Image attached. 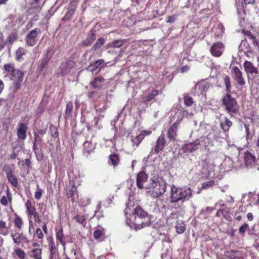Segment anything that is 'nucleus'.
Segmentation results:
<instances>
[{"label":"nucleus","mask_w":259,"mask_h":259,"mask_svg":"<svg viewBox=\"0 0 259 259\" xmlns=\"http://www.w3.org/2000/svg\"><path fill=\"white\" fill-rule=\"evenodd\" d=\"M148 175L144 171L140 172L137 177V186L138 188L142 189L145 188L144 184L147 181Z\"/></svg>","instance_id":"a211bd4d"},{"label":"nucleus","mask_w":259,"mask_h":259,"mask_svg":"<svg viewBox=\"0 0 259 259\" xmlns=\"http://www.w3.org/2000/svg\"><path fill=\"white\" fill-rule=\"evenodd\" d=\"M36 236L39 239H43L44 238V234L40 228H37L35 231V233L34 234L33 237Z\"/></svg>","instance_id":"603ef678"},{"label":"nucleus","mask_w":259,"mask_h":259,"mask_svg":"<svg viewBox=\"0 0 259 259\" xmlns=\"http://www.w3.org/2000/svg\"><path fill=\"white\" fill-rule=\"evenodd\" d=\"M11 236L14 243L18 245L23 240V235L22 233L19 232H13L11 234Z\"/></svg>","instance_id":"c9c22d12"},{"label":"nucleus","mask_w":259,"mask_h":259,"mask_svg":"<svg viewBox=\"0 0 259 259\" xmlns=\"http://www.w3.org/2000/svg\"><path fill=\"white\" fill-rule=\"evenodd\" d=\"M73 103L71 102H68L66 104V109H65V119H70L72 116V112H73Z\"/></svg>","instance_id":"473e14b6"},{"label":"nucleus","mask_w":259,"mask_h":259,"mask_svg":"<svg viewBox=\"0 0 259 259\" xmlns=\"http://www.w3.org/2000/svg\"><path fill=\"white\" fill-rule=\"evenodd\" d=\"M75 193H77V187L73 181H70L69 184L67 185L66 187V196L68 198H71V200L73 201Z\"/></svg>","instance_id":"4468645a"},{"label":"nucleus","mask_w":259,"mask_h":259,"mask_svg":"<svg viewBox=\"0 0 259 259\" xmlns=\"http://www.w3.org/2000/svg\"><path fill=\"white\" fill-rule=\"evenodd\" d=\"M75 7L74 6H70L66 12L64 16L62 18V21H67L70 19L73 15L74 14Z\"/></svg>","instance_id":"58836bf2"},{"label":"nucleus","mask_w":259,"mask_h":259,"mask_svg":"<svg viewBox=\"0 0 259 259\" xmlns=\"http://www.w3.org/2000/svg\"><path fill=\"white\" fill-rule=\"evenodd\" d=\"M158 94L159 91L158 90H153L150 94L143 98V102L145 104H147L153 100L155 97L158 95Z\"/></svg>","instance_id":"4c0bfd02"},{"label":"nucleus","mask_w":259,"mask_h":259,"mask_svg":"<svg viewBox=\"0 0 259 259\" xmlns=\"http://www.w3.org/2000/svg\"><path fill=\"white\" fill-rule=\"evenodd\" d=\"M9 229V227L7 226L6 222L0 220V235L5 236L8 235L10 233Z\"/></svg>","instance_id":"e433bc0d"},{"label":"nucleus","mask_w":259,"mask_h":259,"mask_svg":"<svg viewBox=\"0 0 259 259\" xmlns=\"http://www.w3.org/2000/svg\"><path fill=\"white\" fill-rule=\"evenodd\" d=\"M27 50L23 47H19L15 53V59L17 61L20 62L23 59V56L25 55Z\"/></svg>","instance_id":"f704fd0d"},{"label":"nucleus","mask_w":259,"mask_h":259,"mask_svg":"<svg viewBox=\"0 0 259 259\" xmlns=\"http://www.w3.org/2000/svg\"><path fill=\"white\" fill-rule=\"evenodd\" d=\"M176 17L175 16H168V19L166 21V22L172 23L176 21Z\"/></svg>","instance_id":"774afa93"},{"label":"nucleus","mask_w":259,"mask_h":259,"mask_svg":"<svg viewBox=\"0 0 259 259\" xmlns=\"http://www.w3.org/2000/svg\"><path fill=\"white\" fill-rule=\"evenodd\" d=\"M238 49L240 52H243L247 56H249V54H251L252 53L251 49L246 39H244L241 41Z\"/></svg>","instance_id":"5701e85b"},{"label":"nucleus","mask_w":259,"mask_h":259,"mask_svg":"<svg viewBox=\"0 0 259 259\" xmlns=\"http://www.w3.org/2000/svg\"><path fill=\"white\" fill-rule=\"evenodd\" d=\"M29 255L33 259H42V249L39 248H33L29 252Z\"/></svg>","instance_id":"7c9ffc66"},{"label":"nucleus","mask_w":259,"mask_h":259,"mask_svg":"<svg viewBox=\"0 0 259 259\" xmlns=\"http://www.w3.org/2000/svg\"><path fill=\"white\" fill-rule=\"evenodd\" d=\"M104 234V230L103 229H96L93 234L94 237L95 239L100 240L101 237Z\"/></svg>","instance_id":"8fccbe9b"},{"label":"nucleus","mask_w":259,"mask_h":259,"mask_svg":"<svg viewBox=\"0 0 259 259\" xmlns=\"http://www.w3.org/2000/svg\"><path fill=\"white\" fill-rule=\"evenodd\" d=\"M54 55V50L52 48H48L46 54L43 56L40 64L38 66V69L40 71H42L44 70Z\"/></svg>","instance_id":"9d476101"},{"label":"nucleus","mask_w":259,"mask_h":259,"mask_svg":"<svg viewBox=\"0 0 259 259\" xmlns=\"http://www.w3.org/2000/svg\"><path fill=\"white\" fill-rule=\"evenodd\" d=\"M152 215L149 214L142 207L136 205L132 214L126 219V224L136 231L151 225Z\"/></svg>","instance_id":"f257e3e1"},{"label":"nucleus","mask_w":259,"mask_h":259,"mask_svg":"<svg viewBox=\"0 0 259 259\" xmlns=\"http://www.w3.org/2000/svg\"><path fill=\"white\" fill-rule=\"evenodd\" d=\"M34 230V226L33 225V223L31 220H29V228H28L29 234H32Z\"/></svg>","instance_id":"680f3d73"},{"label":"nucleus","mask_w":259,"mask_h":259,"mask_svg":"<svg viewBox=\"0 0 259 259\" xmlns=\"http://www.w3.org/2000/svg\"><path fill=\"white\" fill-rule=\"evenodd\" d=\"M208 88V86L204 81L199 82L195 86V89L196 90H198L200 92L207 91Z\"/></svg>","instance_id":"79ce46f5"},{"label":"nucleus","mask_w":259,"mask_h":259,"mask_svg":"<svg viewBox=\"0 0 259 259\" xmlns=\"http://www.w3.org/2000/svg\"><path fill=\"white\" fill-rule=\"evenodd\" d=\"M224 34V32L222 30H218L217 28H215V31L214 33V35L215 37L220 38Z\"/></svg>","instance_id":"69168bd1"},{"label":"nucleus","mask_w":259,"mask_h":259,"mask_svg":"<svg viewBox=\"0 0 259 259\" xmlns=\"http://www.w3.org/2000/svg\"><path fill=\"white\" fill-rule=\"evenodd\" d=\"M14 253L20 259H26V253L20 248H18L14 250Z\"/></svg>","instance_id":"49530a36"},{"label":"nucleus","mask_w":259,"mask_h":259,"mask_svg":"<svg viewBox=\"0 0 259 259\" xmlns=\"http://www.w3.org/2000/svg\"><path fill=\"white\" fill-rule=\"evenodd\" d=\"M232 124V122L227 117H225L224 120L220 123V126L223 132L227 134Z\"/></svg>","instance_id":"a878e982"},{"label":"nucleus","mask_w":259,"mask_h":259,"mask_svg":"<svg viewBox=\"0 0 259 259\" xmlns=\"http://www.w3.org/2000/svg\"><path fill=\"white\" fill-rule=\"evenodd\" d=\"M34 143L40 144L42 141L41 138L38 135L36 132H34Z\"/></svg>","instance_id":"4d7b16f0"},{"label":"nucleus","mask_w":259,"mask_h":259,"mask_svg":"<svg viewBox=\"0 0 259 259\" xmlns=\"http://www.w3.org/2000/svg\"><path fill=\"white\" fill-rule=\"evenodd\" d=\"M40 1L41 0H33V2L32 3V5H34L35 6L33 7V8L35 9H41V6L40 4Z\"/></svg>","instance_id":"e2e57ef3"},{"label":"nucleus","mask_w":259,"mask_h":259,"mask_svg":"<svg viewBox=\"0 0 259 259\" xmlns=\"http://www.w3.org/2000/svg\"><path fill=\"white\" fill-rule=\"evenodd\" d=\"M188 112L185 110H180L178 112V118L177 121L172 123L168 128L167 132V136L170 141H174L177 136V132L178 130V125L179 124L182 118L187 116Z\"/></svg>","instance_id":"423d86ee"},{"label":"nucleus","mask_w":259,"mask_h":259,"mask_svg":"<svg viewBox=\"0 0 259 259\" xmlns=\"http://www.w3.org/2000/svg\"><path fill=\"white\" fill-rule=\"evenodd\" d=\"M13 222L15 225V227L17 229L18 231H20L22 229L23 221L22 219L20 216L16 214Z\"/></svg>","instance_id":"ea45409f"},{"label":"nucleus","mask_w":259,"mask_h":259,"mask_svg":"<svg viewBox=\"0 0 259 259\" xmlns=\"http://www.w3.org/2000/svg\"><path fill=\"white\" fill-rule=\"evenodd\" d=\"M199 145L200 141L199 139H197L193 142L185 144L183 146L182 150L185 153H191L196 150Z\"/></svg>","instance_id":"dca6fc26"},{"label":"nucleus","mask_w":259,"mask_h":259,"mask_svg":"<svg viewBox=\"0 0 259 259\" xmlns=\"http://www.w3.org/2000/svg\"><path fill=\"white\" fill-rule=\"evenodd\" d=\"M55 235L57 241L60 242V244L63 247L64 249H65L67 242L65 240V236L62 227L55 229Z\"/></svg>","instance_id":"f3484780"},{"label":"nucleus","mask_w":259,"mask_h":259,"mask_svg":"<svg viewBox=\"0 0 259 259\" xmlns=\"http://www.w3.org/2000/svg\"><path fill=\"white\" fill-rule=\"evenodd\" d=\"M244 160L245 164L247 167L251 168L255 165L256 162V157L251 153V152L247 151L244 153Z\"/></svg>","instance_id":"2eb2a0df"},{"label":"nucleus","mask_w":259,"mask_h":259,"mask_svg":"<svg viewBox=\"0 0 259 259\" xmlns=\"http://www.w3.org/2000/svg\"><path fill=\"white\" fill-rule=\"evenodd\" d=\"M5 76H8L12 81L11 89L14 92H16L20 89L24 76V72L22 70L16 69L14 63L5 64L3 67Z\"/></svg>","instance_id":"f03ea898"},{"label":"nucleus","mask_w":259,"mask_h":259,"mask_svg":"<svg viewBox=\"0 0 259 259\" xmlns=\"http://www.w3.org/2000/svg\"><path fill=\"white\" fill-rule=\"evenodd\" d=\"M47 240L48 242L49 250L50 255L52 256H53L55 254L56 251L58 250V247L56 245L53 237H51L48 238Z\"/></svg>","instance_id":"bb28decb"},{"label":"nucleus","mask_w":259,"mask_h":259,"mask_svg":"<svg viewBox=\"0 0 259 259\" xmlns=\"http://www.w3.org/2000/svg\"><path fill=\"white\" fill-rule=\"evenodd\" d=\"M37 191H36L34 193V197L36 200H39L42 196V191L41 189L39 188V186L37 184Z\"/></svg>","instance_id":"6e6d98bb"},{"label":"nucleus","mask_w":259,"mask_h":259,"mask_svg":"<svg viewBox=\"0 0 259 259\" xmlns=\"http://www.w3.org/2000/svg\"><path fill=\"white\" fill-rule=\"evenodd\" d=\"M126 207L124 209V213L127 219L130 217V214H132V211L134 210L136 205H139L137 202V200L135 199L134 196L133 194H130L127 201L125 203Z\"/></svg>","instance_id":"6e6552de"},{"label":"nucleus","mask_w":259,"mask_h":259,"mask_svg":"<svg viewBox=\"0 0 259 259\" xmlns=\"http://www.w3.org/2000/svg\"><path fill=\"white\" fill-rule=\"evenodd\" d=\"M176 231L179 234L183 233L185 230V225L182 222H177L176 225Z\"/></svg>","instance_id":"37998d69"},{"label":"nucleus","mask_w":259,"mask_h":259,"mask_svg":"<svg viewBox=\"0 0 259 259\" xmlns=\"http://www.w3.org/2000/svg\"><path fill=\"white\" fill-rule=\"evenodd\" d=\"M243 67L247 75L249 74H257L258 73L257 68L255 67L250 61H245L243 64Z\"/></svg>","instance_id":"aec40b11"},{"label":"nucleus","mask_w":259,"mask_h":259,"mask_svg":"<svg viewBox=\"0 0 259 259\" xmlns=\"http://www.w3.org/2000/svg\"><path fill=\"white\" fill-rule=\"evenodd\" d=\"M151 183L149 185H145L146 189H150L149 192L151 196L157 198L162 196L165 192L166 190V183L162 179L155 178L150 180Z\"/></svg>","instance_id":"20e7f679"},{"label":"nucleus","mask_w":259,"mask_h":259,"mask_svg":"<svg viewBox=\"0 0 259 259\" xmlns=\"http://www.w3.org/2000/svg\"><path fill=\"white\" fill-rule=\"evenodd\" d=\"M37 145H38V144H35L33 143L32 149L33 150L36 155V157L38 160H40L42 158V155H39L37 150L38 148L37 147Z\"/></svg>","instance_id":"864d4df0"},{"label":"nucleus","mask_w":259,"mask_h":259,"mask_svg":"<svg viewBox=\"0 0 259 259\" xmlns=\"http://www.w3.org/2000/svg\"><path fill=\"white\" fill-rule=\"evenodd\" d=\"M232 74L234 75L233 78L237 81L239 85L242 86L245 84V81L243 77L242 72L237 66L233 67Z\"/></svg>","instance_id":"9b49d317"},{"label":"nucleus","mask_w":259,"mask_h":259,"mask_svg":"<svg viewBox=\"0 0 259 259\" xmlns=\"http://www.w3.org/2000/svg\"><path fill=\"white\" fill-rule=\"evenodd\" d=\"M26 212L28 218L33 217L34 220L37 223H40L41 221L38 212L36 211V207L33 206L30 199H28L25 203Z\"/></svg>","instance_id":"0eeeda50"},{"label":"nucleus","mask_w":259,"mask_h":259,"mask_svg":"<svg viewBox=\"0 0 259 259\" xmlns=\"http://www.w3.org/2000/svg\"><path fill=\"white\" fill-rule=\"evenodd\" d=\"M123 42H126L125 40H114V49L119 48L123 45Z\"/></svg>","instance_id":"052dcab7"},{"label":"nucleus","mask_w":259,"mask_h":259,"mask_svg":"<svg viewBox=\"0 0 259 259\" xmlns=\"http://www.w3.org/2000/svg\"><path fill=\"white\" fill-rule=\"evenodd\" d=\"M74 62L72 60H68L65 64H62L59 69L61 70V74L64 75L69 72L74 67Z\"/></svg>","instance_id":"4be33fe9"},{"label":"nucleus","mask_w":259,"mask_h":259,"mask_svg":"<svg viewBox=\"0 0 259 259\" xmlns=\"http://www.w3.org/2000/svg\"><path fill=\"white\" fill-rule=\"evenodd\" d=\"M7 178L9 183L14 187H17L18 186V180L16 177L13 174L11 170L6 172Z\"/></svg>","instance_id":"c85d7f7f"},{"label":"nucleus","mask_w":259,"mask_h":259,"mask_svg":"<svg viewBox=\"0 0 259 259\" xmlns=\"http://www.w3.org/2000/svg\"><path fill=\"white\" fill-rule=\"evenodd\" d=\"M144 138V135L140 134L139 135L136 136L135 138H132V141L134 145H136L137 146H138L143 140Z\"/></svg>","instance_id":"de8ad7c7"},{"label":"nucleus","mask_w":259,"mask_h":259,"mask_svg":"<svg viewBox=\"0 0 259 259\" xmlns=\"http://www.w3.org/2000/svg\"><path fill=\"white\" fill-rule=\"evenodd\" d=\"M105 44V39L103 38H98L93 46L92 50L96 51L100 49Z\"/></svg>","instance_id":"c03bdc74"},{"label":"nucleus","mask_w":259,"mask_h":259,"mask_svg":"<svg viewBox=\"0 0 259 259\" xmlns=\"http://www.w3.org/2000/svg\"><path fill=\"white\" fill-rule=\"evenodd\" d=\"M211 54L216 57H220L224 51V45L221 42L214 43L210 48Z\"/></svg>","instance_id":"ddd939ff"},{"label":"nucleus","mask_w":259,"mask_h":259,"mask_svg":"<svg viewBox=\"0 0 259 259\" xmlns=\"http://www.w3.org/2000/svg\"><path fill=\"white\" fill-rule=\"evenodd\" d=\"M244 126L246 132V139L248 143H249L252 140L255 135L254 127L253 126H250L249 124H245Z\"/></svg>","instance_id":"b1692460"},{"label":"nucleus","mask_w":259,"mask_h":259,"mask_svg":"<svg viewBox=\"0 0 259 259\" xmlns=\"http://www.w3.org/2000/svg\"><path fill=\"white\" fill-rule=\"evenodd\" d=\"M7 200L8 202L11 203L12 201V195L10 191V190L9 188L7 190Z\"/></svg>","instance_id":"338daca9"},{"label":"nucleus","mask_w":259,"mask_h":259,"mask_svg":"<svg viewBox=\"0 0 259 259\" xmlns=\"http://www.w3.org/2000/svg\"><path fill=\"white\" fill-rule=\"evenodd\" d=\"M166 141L164 138V135L162 133L157 139L156 145L154 148V151L156 154H158V152L163 150V148L165 146Z\"/></svg>","instance_id":"6ab92c4d"},{"label":"nucleus","mask_w":259,"mask_h":259,"mask_svg":"<svg viewBox=\"0 0 259 259\" xmlns=\"http://www.w3.org/2000/svg\"><path fill=\"white\" fill-rule=\"evenodd\" d=\"M225 256L230 259H241L242 253L239 250H230L225 252Z\"/></svg>","instance_id":"393cba45"},{"label":"nucleus","mask_w":259,"mask_h":259,"mask_svg":"<svg viewBox=\"0 0 259 259\" xmlns=\"http://www.w3.org/2000/svg\"><path fill=\"white\" fill-rule=\"evenodd\" d=\"M223 82L226 88V91L227 94H230L231 92V82L230 77L226 74H223L222 75Z\"/></svg>","instance_id":"2f4dec72"},{"label":"nucleus","mask_w":259,"mask_h":259,"mask_svg":"<svg viewBox=\"0 0 259 259\" xmlns=\"http://www.w3.org/2000/svg\"><path fill=\"white\" fill-rule=\"evenodd\" d=\"M74 219L79 224H81L83 227L87 225V221L84 215L77 214L74 217Z\"/></svg>","instance_id":"a18cd8bd"},{"label":"nucleus","mask_w":259,"mask_h":259,"mask_svg":"<svg viewBox=\"0 0 259 259\" xmlns=\"http://www.w3.org/2000/svg\"><path fill=\"white\" fill-rule=\"evenodd\" d=\"M214 184L213 181H209L206 182H204L201 184V188L202 189H205L208 188L212 187Z\"/></svg>","instance_id":"5fc2aeb1"},{"label":"nucleus","mask_w":259,"mask_h":259,"mask_svg":"<svg viewBox=\"0 0 259 259\" xmlns=\"http://www.w3.org/2000/svg\"><path fill=\"white\" fill-rule=\"evenodd\" d=\"M218 212H221L223 217L228 221H231V217L230 216V214H229V212L227 211H224L223 210L221 209H219L218 210Z\"/></svg>","instance_id":"13d9d810"},{"label":"nucleus","mask_w":259,"mask_h":259,"mask_svg":"<svg viewBox=\"0 0 259 259\" xmlns=\"http://www.w3.org/2000/svg\"><path fill=\"white\" fill-rule=\"evenodd\" d=\"M1 203L5 206H6L8 205V200H7V196H3L2 197V199H1Z\"/></svg>","instance_id":"0e129e2a"},{"label":"nucleus","mask_w":259,"mask_h":259,"mask_svg":"<svg viewBox=\"0 0 259 259\" xmlns=\"http://www.w3.org/2000/svg\"><path fill=\"white\" fill-rule=\"evenodd\" d=\"M96 38V30L92 29L88 34L87 37L82 42V45L88 47L90 46Z\"/></svg>","instance_id":"412c9836"},{"label":"nucleus","mask_w":259,"mask_h":259,"mask_svg":"<svg viewBox=\"0 0 259 259\" xmlns=\"http://www.w3.org/2000/svg\"><path fill=\"white\" fill-rule=\"evenodd\" d=\"M39 32H40L39 28H36L31 30L26 36L25 42L28 47L34 46L37 41V37Z\"/></svg>","instance_id":"1a4fd4ad"},{"label":"nucleus","mask_w":259,"mask_h":259,"mask_svg":"<svg viewBox=\"0 0 259 259\" xmlns=\"http://www.w3.org/2000/svg\"><path fill=\"white\" fill-rule=\"evenodd\" d=\"M83 154L88 156L91 154L94 150L95 147L91 142L88 141H85L83 144Z\"/></svg>","instance_id":"cd10ccee"},{"label":"nucleus","mask_w":259,"mask_h":259,"mask_svg":"<svg viewBox=\"0 0 259 259\" xmlns=\"http://www.w3.org/2000/svg\"><path fill=\"white\" fill-rule=\"evenodd\" d=\"M242 32L243 34L248 38V39L252 40V43L254 46L258 45V43L255 36L253 35L250 31L247 30H243Z\"/></svg>","instance_id":"a19ab883"},{"label":"nucleus","mask_w":259,"mask_h":259,"mask_svg":"<svg viewBox=\"0 0 259 259\" xmlns=\"http://www.w3.org/2000/svg\"><path fill=\"white\" fill-rule=\"evenodd\" d=\"M17 39V35L16 33H13L9 35L6 41L9 44H12Z\"/></svg>","instance_id":"3c124183"},{"label":"nucleus","mask_w":259,"mask_h":259,"mask_svg":"<svg viewBox=\"0 0 259 259\" xmlns=\"http://www.w3.org/2000/svg\"><path fill=\"white\" fill-rule=\"evenodd\" d=\"M248 225L246 223L244 224L239 228V232L242 235H244L247 228H248Z\"/></svg>","instance_id":"bf43d9fd"},{"label":"nucleus","mask_w":259,"mask_h":259,"mask_svg":"<svg viewBox=\"0 0 259 259\" xmlns=\"http://www.w3.org/2000/svg\"><path fill=\"white\" fill-rule=\"evenodd\" d=\"M28 126L27 124L23 122H19L17 128V136L18 138L21 140H24L27 137V131Z\"/></svg>","instance_id":"f8f14e48"},{"label":"nucleus","mask_w":259,"mask_h":259,"mask_svg":"<svg viewBox=\"0 0 259 259\" xmlns=\"http://www.w3.org/2000/svg\"><path fill=\"white\" fill-rule=\"evenodd\" d=\"M184 102L185 105L188 107L192 106L194 103L193 98L187 94L184 95Z\"/></svg>","instance_id":"09e8293b"},{"label":"nucleus","mask_w":259,"mask_h":259,"mask_svg":"<svg viewBox=\"0 0 259 259\" xmlns=\"http://www.w3.org/2000/svg\"><path fill=\"white\" fill-rule=\"evenodd\" d=\"M105 79L102 77H95L93 81L90 82V85L94 89H100L104 84Z\"/></svg>","instance_id":"c756f323"},{"label":"nucleus","mask_w":259,"mask_h":259,"mask_svg":"<svg viewBox=\"0 0 259 259\" xmlns=\"http://www.w3.org/2000/svg\"><path fill=\"white\" fill-rule=\"evenodd\" d=\"M223 105L228 113L233 116L239 112V106L235 99L230 94H227L222 99Z\"/></svg>","instance_id":"39448f33"},{"label":"nucleus","mask_w":259,"mask_h":259,"mask_svg":"<svg viewBox=\"0 0 259 259\" xmlns=\"http://www.w3.org/2000/svg\"><path fill=\"white\" fill-rule=\"evenodd\" d=\"M104 62V60L103 59H100L97 61H96L94 63L90 64L89 66H88L86 68V70L88 71L92 72V73L96 71L98 68L100 67V66Z\"/></svg>","instance_id":"72a5a7b5"},{"label":"nucleus","mask_w":259,"mask_h":259,"mask_svg":"<svg viewBox=\"0 0 259 259\" xmlns=\"http://www.w3.org/2000/svg\"><path fill=\"white\" fill-rule=\"evenodd\" d=\"M171 203L179 201L184 202L188 200L192 196L191 190L187 187H177L172 185L171 187Z\"/></svg>","instance_id":"7ed1b4c3"}]
</instances>
